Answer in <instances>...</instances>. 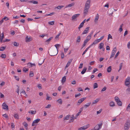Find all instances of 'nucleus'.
<instances>
[{"label": "nucleus", "mask_w": 130, "mask_h": 130, "mask_svg": "<svg viewBox=\"0 0 130 130\" xmlns=\"http://www.w3.org/2000/svg\"><path fill=\"white\" fill-rule=\"evenodd\" d=\"M90 0H88L86 2L84 10V14L85 16L88 13V10L90 7Z\"/></svg>", "instance_id": "nucleus-1"}, {"label": "nucleus", "mask_w": 130, "mask_h": 130, "mask_svg": "<svg viewBox=\"0 0 130 130\" xmlns=\"http://www.w3.org/2000/svg\"><path fill=\"white\" fill-rule=\"evenodd\" d=\"M124 84L126 86L129 87L130 85V77L128 76L125 79Z\"/></svg>", "instance_id": "nucleus-2"}, {"label": "nucleus", "mask_w": 130, "mask_h": 130, "mask_svg": "<svg viewBox=\"0 0 130 130\" xmlns=\"http://www.w3.org/2000/svg\"><path fill=\"white\" fill-rule=\"evenodd\" d=\"M102 125V124H97L94 127V129H92L91 130H99L101 128Z\"/></svg>", "instance_id": "nucleus-3"}, {"label": "nucleus", "mask_w": 130, "mask_h": 130, "mask_svg": "<svg viewBox=\"0 0 130 130\" xmlns=\"http://www.w3.org/2000/svg\"><path fill=\"white\" fill-rule=\"evenodd\" d=\"M89 125L88 124L82 126L78 129V130H85L89 127Z\"/></svg>", "instance_id": "nucleus-4"}, {"label": "nucleus", "mask_w": 130, "mask_h": 130, "mask_svg": "<svg viewBox=\"0 0 130 130\" xmlns=\"http://www.w3.org/2000/svg\"><path fill=\"white\" fill-rule=\"evenodd\" d=\"M40 121V119L38 118L36 120H34L32 124V126H34L37 125V124L39 123Z\"/></svg>", "instance_id": "nucleus-5"}, {"label": "nucleus", "mask_w": 130, "mask_h": 130, "mask_svg": "<svg viewBox=\"0 0 130 130\" xmlns=\"http://www.w3.org/2000/svg\"><path fill=\"white\" fill-rule=\"evenodd\" d=\"M117 51V48L116 47H114L113 49L111 52V56L110 57V58H112L114 56Z\"/></svg>", "instance_id": "nucleus-6"}, {"label": "nucleus", "mask_w": 130, "mask_h": 130, "mask_svg": "<svg viewBox=\"0 0 130 130\" xmlns=\"http://www.w3.org/2000/svg\"><path fill=\"white\" fill-rule=\"evenodd\" d=\"M93 34V32L91 34L90 33L89 35H88L86 38V39L84 41L87 43L90 39L91 38V36L92 34Z\"/></svg>", "instance_id": "nucleus-7"}, {"label": "nucleus", "mask_w": 130, "mask_h": 130, "mask_svg": "<svg viewBox=\"0 0 130 130\" xmlns=\"http://www.w3.org/2000/svg\"><path fill=\"white\" fill-rule=\"evenodd\" d=\"M86 99V97L82 98L78 101L77 102V105H79L83 101H84Z\"/></svg>", "instance_id": "nucleus-8"}, {"label": "nucleus", "mask_w": 130, "mask_h": 130, "mask_svg": "<svg viewBox=\"0 0 130 130\" xmlns=\"http://www.w3.org/2000/svg\"><path fill=\"white\" fill-rule=\"evenodd\" d=\"M32 40V38L31 36L28 37L27 36L25 38V41L26 42H28L31 41Z\"/></svg>", "instance_id": "nucleus-9"}, {"label": "nucleus", "mask_w": 130, "mask_h": 130, "mask_svg": "<svg viewBox=\"0 0 130 130\" xmlns=\"http://www.w3.org/2000/svg\"><path fill=\"white\" fill-rule=\"evenodd\" d=\"M90 28V27H88L85 28V30L82 33V35H83L84 34H86L88 33L89 31V30Z\"/></svg>", "instance_id": "nucleus-10"}, {"label": "nucleus", "mask_w": 130, "mask_h": 130, "mask_svg": "<svg viewBox=\"0 0 130 130\" xmlns=\"http://www.w3.org/2000/svg\"><path fill=\"white\" fill-rule=\"evenodd\" d=\"M3 108L4 109H6L7 110L8 109V106L5 103H3L2 105Z\"/></svg>", "instance_id": "nucleus-11"}, {"label": "nucleus", "mask_w": 130, "mask_h": 130, "mask_svg": "<svg viewBox=\"0 0 130 130\" xmlns=\"http://www.w3.org/2000/svg\"><path fill=\"white\" fill-rule=\"evenodd\" d=\"M73 60V59H70L68 61L67 65H66L65 68H67L70 65L71 63L72 62Z\"/></svg>", "instance_id": "nucleus-12"}, {"label": "nucleus", "mask_w": 130, "mask_h": 130, "mask_svg": "<svg viewBox=\"0 0 130 130\" xmlns=\"http://www.w3.org/2000/svg\"><path fill=\"white\" fill-rule=\"evenodd\" d=\"M80 15L79 14H75L74 15L72 16V20H74L77 17H78L79 15Z\"/></svg>", "instance_id": "nucleus-13"}, {"label": "nucleus", "mask_w": 130, "mask_h": 130, "mask_svg": "<svg viewBox=\"0 0 130 130\" xmlns=\"http://www.w3.org/2000/svg\"><path fill=\"white\" fill-rule=\"evenodd\" d=\"M104 46V44L103 43H101L99 44V48L100 49H104V50H105L104 48L103 47Z\"/></svg>", "instance_id": "nucleus-14"}, {"label": "nucleus", "mask_w": 130, "mask_h": 130, "mask_svg": "<svg viewBox=\"0 0 130 130\" xmlns=\"http://www.w3.org/2000/svg\"><path fill=\"white\" fill-rule=\"evenodd\" d=\"M91 102H89L87 103L85 105L84 107L85 108H87L88 107H89L91 104Z\"/></svg>", "instance_id": "nucleus-15"}, {"label": "nucleus", "mask_w": 130, "mask_h": 130, "mask_svg": "<svg viewBox=\"0 0 130 130\" xmlns=\"http://www.w3.org/2000/svg\"><path fill=\"white\" fill-rule=\"evenodd\" d=\"M75 119V117H74V115H73L71 117L70 119V122H73L74 120Z\"/></svg>", "instance_id": "nucleus-16"}, {"label": "nucleus", "mask_w": 130, "mask_h": 130, "mask_svg": "<svg viewBox=\"0 0 130 130\" xmlns=\"http://www.w3.org/2000/svg\"><path fill=\"white\" fill-rule=\"evenodd\" d=\"M13 116L15 119L17 120H18L19 119V116L18 114V113L14 114Z\"/></svg>", "instance_id": "nucleus-17"}, {"label": "nucleus", "mask_w": 130, "mask_h": 130, "mask_svg": "<svg viewBox=\"0 0 130 130\" xmlns=\"http://www.w3.org/2000/svg\"><path fill=\"white\" fill-rule=\"evenodd\" d=\"M75 3H72L71 4H70L68 5H67L66 7V8H67L68 7H71L73 6L74 5Z\"/></svg>", "instance_id": "nucleus-18"}, {"label": "nucleus", "mask_w": 130, "mask_h": 130, "mask_svg": "<svg viewBox=\"0 0 130 130\" xmlns=\"http://www.w3.org/2000/svg\"><path fill=\"white\" fill-rule=\"evenodd\" d=\"M28 66L29 67H32L34 66H35V65L34 63H28Z\"/></svg>", "instance_id": "nucleus-19"}, {"label": "nucleus", "mask_w": 130, "mask_h": 130, "mask_svg": "<svg viewBox=\"0 0 130 130\" xmlns=\"http://www.w3.org/2000/svg\"><path fill=\"white\" fill-rule=\"evenodd\" d=\"M109 106L111 107H113L115 106V104L114 102L111 101L109 103Z\"/></svg>", "instance_id": "nucleus-20"}, {"label": "nucleus", "mask_w": 130, "mask_h": 130, "mask_svg": "<svg viewBox=\"0 0 130 130\" xmlns=\"http://www.w3.org/2000/svg\"><path fill=\"white\" fill-rule=\"evenodd\" d=\"M87 70V68L86 67H84L82 71L81 72V73L83 74H84L86 72Z\"/></svg>", "instance_id": "nucleus-21"}, {"label": "nucleus", "mask_w": 130, "mask_h": 130, "mask_svg": "<svg viewBox=\"0 0 130 130\" xmlns=\"http://www.w3.org/2000/svg\"><path fill=\"white\" fill-rule=\"evenodd\" d=\"M99 15L98 14H97L95 18V19L94 20V22L95 23L97 22L98 21L99 19Z\"/></svg>", "instance_id": "nucleus-22"}, {"label": "nucleus", "mask_w": 130, "mask_h": 130, "mask_svg": "<svg viewBox=\"0 0 130 130\" xmlns=\"http://www.w3.org/2000/svg\"><path fill=\"white\" fill-rule=\"evenodd\" d=\"M66 80V76H64L63 77L62 79L61 80V82L62 83V84H63V83L65 82Z\"/></svg>", "instance_id": "nucleus-23"}, {"label": "nucleus", "mask_w": 130, "mask_h": 130, "mask_svg": "<svg viewBox=\"0 0 130 130\" xmlns=\"http://www.w3.org/2000/svg\"><path fill=\"white\" fill-rule=\"evenodd\" d=\"M36 110H30L28 112L29 113H31L32 115L35 114L36 113Z\"/></svg>", "instance_id": "nucleus-24"}, {"label": "nucleus", "mask_w": 130, "mask_h": 130, "mask_svg": "<svg viewBox=\"0 0 130 130\" xmlns=\"http://www.w3.org/2000/svg\"><path fill=\"white\" fill-rule=\"evenodd\" d=\"M53 38V37H51L49 38L48 39H47L45 41V42H47V44H48L51 41V40Z\"/></svg>", "instance_id": "nucleus-25"}, {"label": "nucleus", "mask_w": 130, "mask_h": 130, "mask_svg": "<svg viewBox=\"0 0 130 130\" xmlns=\"http://www.w3.org/2000/svg\"><path fill=\"white\" fill-rule=\"evenodd\" d=\"M46 99L47 100H51L52 99V98L50 96H48V94H46Z\"/></svg>", "instance_id": "nucleus-26"}, {"label": "nucleus", "mask_w": 130, "mask_h": 130, "mask_svg": "<svg viewBox=\"0 0 130 130\" xmlns=\"http://www.w3.org/2000/svg\"><path fill=\"white\" fill-rule=\"evenodd\" d=\"M28 2L30 3H32L33 4H37L38 3L37 1H29Z\"/></svg>", "instance_id": "nucleus-27"}, {"label": "nucleus", "mask_w": 130, "mask_h": 130, "mask_svg": "<svg viewBox=\"0 0 130 130\" xmlns=\"http://www.w3.org/2000/svg\"><path fill=\"white\" fill-rule=\"evenodd\" d=\"M99 99H96L92 103V104H94L97 103L99 101Z\"/></svg>", "instance_id": "nucleus-28"}, {"label": "nucleus", "mask_w": 130, "mask_h": 130, "mask_svg": "<svg viewBox=\"0 0 130 130\" xmlns=\"http://www.w3.org/2000/svg\"><path fill=\"white\" fill-rule=\"evenodd\" d=\"M111 70V66L109 67L107 69V71L109 73L110 72Z\"/></svg>", "instance_id": "nucleus-29"}, {"label": "nucleus", "mask_w": 130, "mask_h": 130, "mask_svg": "<svg viewBox=\"0 0 130 130\" xmlns=\"http://www.w3.org/2000/svg\"><path fill=\"white\" fill-rule=\"evenodd\" d=\"M98 43V42L97 41V40H95L93 42V43L90 45V46L91 47L93 45H95Z\"/></svg>", "instance_id": "nucleus-30"}, {"label": "nucleus", "mask_w": 130, "mask_h": 130, "mask_svg": "<svg viewBox=\"0 0 130 130\" xmlns=\"http://www.w3.org/2000/svg\"><path fill=\"white\" fill-rule=\"evenodd\" d=\"M98 86L97 83H95L93 84V88L95 89L98 87Z\"/></svg>", "instance_id": "nucleus-31"}, {"label": "nucleus", "mask_w": 130, "mask_h": 130, "mask_svg": "<svg viewBox=\"0 0 130 130\" xmlns=\"http://www.w3.org/2000/svg\"><path fill=\"white\" fill-rule=\"evenodd\" d=\"M130 122L129 121H127L125 124V126H127L129 127L130 126Z\"/></svg>", "instance_id": "nucleus-32"}, {"label": "nucleus", "mask_w": 130, "mask_h": 130, "mask_svg": "<svg viewBox=\"0 0 130 130\" xmlns=\"http://www.w3.org/2000/svg\"><path fill=\"white\" fill-rule=\"evenodd\" d=\"M55 21H52L49 22H48V24L50 25H53L54 24Z\"/></svg>", "instance_id": "nucleus-33"}, {"label": "nucleus", "mask_w": 130, "mask_h": 130, "mask_svg": "<svg viewBox=\"0 0 130 130\" xmlns=\"http://www.w3.org/2000/svg\"><path fill=\"white\" fill-rule=\"evenodd\" d=\"M91 47L90 46L87 47L85 50L84 52L83 53V55L84 54H85V53H86V52L88 50V49L90 47Z\"/></svg>", "instance_id": "nucleus-34"}, {"label": "nucleus", "mask_w": 130, "mask_h": 130, "mask_svg": "<svg viewBox=\"0 0 130 130\" xmlns=\"http://www.w3.org/2000/svg\"><path fill=\"white\" fill-rule=\"evenodd\" d=\"M118 105L119 106H122V103L121 101L120 100L117 102Z\"/></svg>", "instance_id": "nucleus-35"}, {"label": "nucleus", "mask_w": 130, "mask_h": 130, "mask_svg": "<svg viewBox=\"0 0 130 130\" xmlns=\"http://www.w3.org/2000/svg\"><path fill=\"white\" fill-rule=\"evenodd\" d=\"M80 36H79L77 37V38L76 40V42H79L80 41Z\"/></svg>", "instance_id": "nucleus-36"}, {"label": "nucleus", "mask_w": 130, "mask_h": 130, "mask_svg": "<svg viewBox=\"0 0 130 130\" xmlns=\"http://www.w3.org/2000/svg\"><path fill=\"white\" fill-rule=\"evenodd\" d=\"M123 25V24H122L120 26V28L119 29V31H120V32H121L123 30V29H122V27Z\"/></svg>", "instance_id": "nucleus-37"}, {"label": "nucleus", "mask_w": 130, "mask_h": 130, "mask_svg": "<svg viewBox=\"0 0 130 130\" xmlns=\"http://www.w3.org/2000/svg\"><path fill=\"white\" fill-rule=\"evenodd\" d=\"M130 109V103L127 106V107L126 110L127 111H129V110Z\"/></svg>", "instance_id": "nucleus-38"}, {"label": "nucleus", "mask_w": 130, "mask_h": 130, "mask_svg": "<svg viewBox=\"0 0 130 130\" xmlns=\"http://www.w3.org/2000/svg\"><path fill=\"white\" fill-rule=\"evenodd\" d=\"M23 125L24 126L25 129H27L28 124L26 122H24V123H23Z\"/></svg>", "instance_id": "nucleus-39"}, {"label": "nucleus", "mask_w": 130, "mask_h": 130, "mask_svg": "<svg viewBox=\"0 0 130 130\" xmlns=\"http://www.w3.org/2000/svg\"><path fill=\"white\" fill-rule=\"evenodd\" d=\"M70 117V115H68L67 116H66L64 118V119L66 120H69V118Z\"/></svg>", "instance_id": "nucleus-40"}, {"label": "nucleus", "mask_w": 130, "mask_h": 130, "mask_svg": "<svg viewBox=\"0 0 130 130\" xmlns=\"http://www.w3.org/2000/svg\"><path fill=\"white\" fill-rule=\"evenodd\" d=\"M84 24H83V23H81L79 25V27H78V28L79 29V30L81 28H82Z\"/></svg>", "instance_id": "nucleus-41"}, {"label": "nucleus", "mask_w": 130, "mask_h": 130, "mask_svg": "<svg viewBox=\"0 0 130 130\" xmlns=\"http://www.w3.org/2000/svg\"><path fill=\"white\" fill-rule=\"evenodd\" d=\"M0 56L3 58H5L6 57V55L5 54H2Z\"/></svg>", "instance_id": "nucleus-42"}, {"label": "nucleus", "mask_w": 130, "mask_h": 130, "mask_svg": "<svg viewBox=\"0 0 130 130\" xmlns=\"http://www.w3.org/2000/svg\"><path fill=\"white\" fill-rule=\"evenodd\" d=\"M57 101L58 103L60 104H62V101L61 99H59Z\"/></svg>", "instance_id": "nucleus-43"}, {"label": "nucleus", "mask_w": 130, "mask_h": 130, "mask_svg": "<svg viewBox=\"0 0 130 130\" xmlns=\"http://www.w3.org/2000/svg\"><path fill=\"white\" fill-rule=\"evenodd\" d=\"M11 127L12 128V129L13 130V129L14 128V126H15L14 125L13 123H11Z\"/></svg>", "instance_id": "nucleus-44"}, {"label": "nucleus", "mask_w": 130, "mask_h": 130, "mask_svg": "<svg viewBox=\"0 0 130 130\" xmlns=\"http://www.w3.org/2000/svg\"><path fill=\"white\" fill-rule=\"evenodd\" d=\"M110 39H112V36L110 34H109L108 35V40Z\"/></svg>", "instance_id": "nucleus-45"}, {"label": "nucleus", "mask_w": 130, "mask_h": 130, "mask_svg": "<svg viewBox=\"0 0 130 130\" xmlns=\"http://www.w3.org/2000/svg\"><path fill=\"white\" fill-rule=\"evenodd\" d=\"M115 100L116 102L119 101L120 100L119 98L118 97H115Z\"/></svg>", "instance_id": "nucleus-46"}, {"label": "nucleus", "mask_w": 130, "mask_h": 130, "mask_svg": "<svg viewBox=\"0 0 130 130\" xmlns=\"http://www.w3.org/2000/svg\"><path fill=\"white\" fill-rule=\"evenodd\" d=\"M6 48V47L5 46L2 47L0 48V51H4Z\"/></svg>", "instance_id": "nucleus-47"}, {"label": "nucleus", "mask_w": 130, "mask_h": 130, "mask_svg": "<svg viewBox=\"0 0 130 130\" xmlns=\"http://www.w3.org/2000/svg\"><path fill=\"white\" fill-rule=\"evenodd\" d=\"M63 7H64L63 6H62V5L59 6H58L56 8H57L58 9H60Z\"/></svg>", "instance_id": "nucleus-48"}, {"label": "nucleus", "mask_w": 130, "mask_h": 130, "mask_svg": "<svg viewBox=\"0 0 130 130\" xmlns=\"http://www.w3.org/2000/svg\"><path fill=\"white\" fill-rule=\"evenodd\" d=\"M55 13L54 12H52L50 14H46V16H51V15H53L54 14H55Z\"/></svg>", "instance_id": "nucleus-49"}, {"label": "nucleus", "mask_w": 130, "mask_h": 130, "mask_svg": "<svg viewBox=\"0 0 130 130\" xmlns=\"http://www.w3.org/2000/svg\"><path fill=\"white\" fill-rule=\"evenodd\" d=\"M80 112H78L76 114V116L75 117V119H76L77 118L78 116L80 115Z\"/></svg>", "instance_id": "nucleus-50"}, {"label": "nucleus", "mask_w": 130, "mask_h": 130, "mask_svg": "<svg viewBox=\"0 0 130 130\" xmlns=\"http://www.w3.org/2000/svg\"><path fill=\"white\" fill-rule=\"evenodd\" d=\"M102 109H100L99 111H97V114L98 115L100 113L102 112Z\"/></svg>", "instance_id": "nucleus-51"}, {"label": "nucleus", "mask_w": 130, "mask_h": 130, "mask_svg": "<svg viewBox=\"0 0 130 130\" xmlns=\"http://www.w3.org/2000/svg\"><path fill=\"white\" fill-rule=\"evenodd\" d=\"M34 73L32 71H31L29 73V76L30 77H32L34 76Z\"/></svg>", "instance_id": "nucleus-52"}, {"label": "nucleus", "mask_w": 130, "mask_h": 130, "mask_svg": "<svg viewBox=\"0 0 130 130\" xmlns=\"http://www.w3.org/2000/svg\"><path fill=\"white\" fill-rule=\"evenodd\" d=\"M19 43L15 42L14 43V45L15 46H17L19 45Z\"/></svg>", "instance_id": "nucleus-53"}, {"label": "nucleus", "mask_w": 130, "mask_h": 130, "mask_svg": "<svg viewBox=\"0 0 130 130\" xmlns=\"http://www.w3.org/2000/svg\"><path fill=\"white\" fill-rule=\"evenodd\" d=\"M123 66V63H121L120 64V65L119 67V69L118 70V71L119 72V71L120 70H121L122 69V68Z\"/></svg>", "instance_id": "nucleus-54"}, {"label": "nucleus", "mask_w": 130, "mask_h": 130, "mask_svg": "<svg viewBox=\"0 0 130 130\" xmlns=\"http://www.w3.org/2000/svg\"><path fill=\"white\" fill-rule=\"evenodd\" d=\"M51 105L50 104H48L45 107V108H50L51 107Z\"/></svg>", "instance_id": "nucleus-55"}, {"label": "nucleus", "mask_w": 130, "mask_h": 130, "mask_svg": "<svg viewBox=\"0 0 130 130\" xmlns=\"http://www.w3.org/2000/svg\"><path fill=\"white\" fill-rule=\"evenodd\" d=\"M17 86L18 87V88L16 90V92L18 93V94L19 95V87L18 86Z\"/></svg>", "instance_id": "nucleus-56"}, {"label": "nucleus", "mask_w": 130, "mask_h": 130, "mask_svg": "<svg viewBox=\"0 0 130 130\" xmlns=\"http://www.w3.org/2000/svg\"><path fill=\"white\" fill-rule=\"evenodd\" d=\"M61 33V32H60L58 34V35H56L55 37V38L56 39L58 38L59 36L60 35Z\"/></svg>", "instance_id": "nucleus-57"}, {"label": "nucleus", "mask_w": 130, "mask_h": 130, "mask_svg": "<svg viewBox=\"0 0 130 130\" xmlns=\"http://www.w3.org/2000/svg\"><path fill=\"white\" fill-rule=\"evenodd\" d=\"M77 90L79 91H83V89L81 87H78L77 88Z\"/></svg>", "instance_id": "nucleus-58"}, {"label": "nucleus", "mask_w": 130, "mask_h": 130, "mask_svg": "<svg viewBox=\"0 0 130 130\" xmlns=\"http://www.w3.org/2000/svg\"><path fill=\"white\" fill-rule=\"evenodd\" d=\"M64 55L63 52H61V58H63L64 57Z\"/></svg>", "instance_id": "nucleus-59"}, {"label": "nucleus", "mask_w": 130, "mask_h": 130, "mask_svg": "<svg viewBox=\"0 0 130 130\" xmlns=\"http://www.w3.org/2000/svg\"><path fill=\"white\" fill-rule=\"evenodd\" d=\"M3 19L5 21H7L9 20L8 18L6 17H4Z\"/></svg>", "instance_id": "nucleus-60"}, {"label": "nucleus", "mask_w": 130, "mask_h": 130, "mask_svg": "<svg viewBox=\"0 0 130 130\" xmlns=\"http://www.w3.org/2000/svg\"><path fill=\"white\" fill-rule=\"evenodd\" d=\"M106 89V87H104L101 90L102 91H105Z\"/></svg>", "instance_id": "nucleus-61"}, {"label": "nucleus", "mask_w": 130, "mask_h": 130, "mask_svg": "<svg viewBox=\"0 0 130 130\" xmlns=\"http://www.w3.org/2000/svg\"><path fill=\"white\" fill-rule=\"evenodd\" d=\"M129 127L128 126L124 125V128L125 130H128Z\"/></svg>", "instance_id": "nucleus-62"}, {"label": "nucleus", "mask_w": 130, "mask_h": 130, "mask_svg": "<svg viewBox=\"0 0 130 130\" xmlns=\"http://www.w3.org/2000/svg\"><path fill=\"white\" fill-rule=\"evenodd\" d=\"M37 87L39 89H42L41 86L40 84H38L37 86Z\"/></svg>", "instance_id": "nucleus-63"}, {"label": "nucleus", "mask_w": 130, "mask_h": 130, "mask_svg": "<svg viewBox=\"0 0 130 130\" xmlns=\"http://www.w3.org/2000/svg\"><path fill=\"white\" fill-rule=\"evenodd\" d=\"M127 47L128 48H130V41L128 42V43L127 44Z\"/></svg>", "instance_id": "nucleus-64"}]
</instances>
